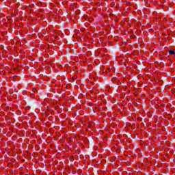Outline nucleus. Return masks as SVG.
<instances>
[{
    "mask_svg": "<svg viewBox=\"0 0 175 175\" xmlns=\"http://www.w3.org/2000/svg\"><path fill=\"white\" fill-rule=\"evenodd\" d=\"M169 54H170V55H174L175 51H173V50H170V51H169Z\"/></svg>",
    "mask_w": 175,
    "mask_h": 175,
    "instance_id": "obj_1",
    "label": "nucleus"
},
{
    "mask_svg": "<svg viewBox=\"0 0 175 175\" xmlns=\"http://www.w3.org/2000/svg\"><path fill=\"white\" fill-rule=\"evenodd\" d=\"M58 38H59V36H56V38H55V41L57 42V39H58Z\"/></svg>",
    "mask_w": 175,
    "mask_h": 175,
    "instance_id": "obj_2",
    "label": "nucleus"
},
{
    "mask_svg": "<svg viewBox=\"0 0 175 175\" xmlns=\"http://www.w3.org/2000/svg\"><path fill=\"white\" fill-rule=\"evenodd\" d=\"M33 92H36V89L33 88Z\"/></svg>",
    "mask_w": 175,
    "mask_h": 175,
    "instance_id": "obj_3",
    "label": "nucleus"
}]
</instances>
